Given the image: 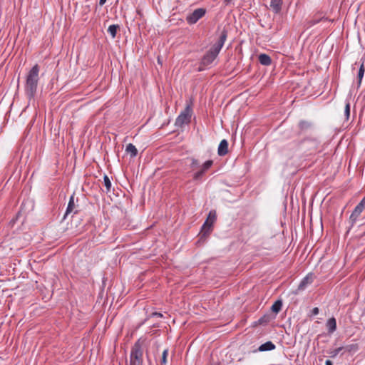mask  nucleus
<instances>
[{
	"instance_id": "nucleus-1",
	"label": "nucleus",
	"mask_w": 365,
	"mask_h": 365,
	"mask_svg": "<svg viewBox=\"0 0 365 365\" xmlns=\"http://www.w3.org/2000/svg\"><path fill=\"white\" fill-rule=\"evenodd\" d=\"M39 66L37 64H36L29 71L26 76L24 90L26 96H27L29 101L34 99L35 97L39 80Z\"/></svg>"
},
{
	"instance_id": "nucleus-2",
	"label": "nucleus",
	"mask_w": 365,
	"mask_h": 365,
	"mask_svg": "<svg viewBox=\"0 0 365 365\" xmlns=\"http://www.w3.org/2000/svg\"><path fill=\"white\" fill-rule=\"evenodd\" d=\"M143 353L142 345L138 340L133 346L130 352V365H142L143 364Z\"/></svg>"
},
{
	"instance_id": "nucleus-3",
	"label": "nucleus",
	"mask_w": 365,
	"mask_h": 365,
	"mask_svg": "<svg viewBox=\"0 0 365 365\" xmlns=\"http://www.w3.org/2000/svg\"><path fill=\"white\" fill-rule=\"evenodd\" d=\"M192 115V109L187 106L177 117L175 125L177 127H182L185 124H188L190 121Z\"/></svg>"
},
{
	"instance_id": "nucleus-4",
	"label": "nucleus",
	"mask_w": 365,
	"mask_h": 365,
	"mask_svg": "<svg viewBox=\"0 0 365 365\" xmlns=\"http://www.w3.org/2000/svg\"><path fill=\"white\" fill-rule=\"evenodd\" d=\"M217 215L215 210H210L207 220L204 222L202 227V232H203V235L209 234L212 227V225L214 222L216 220Z\"/></svg>"
},
{
	"instance_id": "nucleus-5",
	"label": "nucleus",
	"mask_w": 365,
	"mask_h": 365,
	"mask_svg": "<svg viewBox=\"0 0 365 365\" xmlns=\"http://www.w3.org/2000/svg\"><path fill=\"white\" fill-rule=\"evenodd\" d=\"M227 32L226 30H222L221 32V34L220 36V38L217 43H215L212 48L210 49V51H211L212 53H214L215 56H218L220 50L224 46V43L227 39Z\"/></svg>"
},
{
	"instance_id": "nucleus-6",
	"label": "nucleus",
	"mask_w": 365,
	"mask_h": 365,
	"mask_svg": "<svg viewBox=\"0 0 365 365\" xmlns=\"http://www.w3.org/2000/svg\"><path fill=\"white\" fill-rule=\"evenodd\" d=\"M205 9L202 8L195 9L192 13L187 16V21L190 24H195L205 14Z\"/></svg>"
},
{
	"instance_id": "nucleus-7",
	"label": "nucleus",
	"mask_w": 365,
	"mask_h": 365,
	"mask_svg": "<svg viewBox=\"0 0 365 365\" xmlns=\"http://www.w3.org/2000/svg\"><path fill=\"white\" fill-rule=\"evenodd\" d=\"M213 164V161L212 160H207L206 162H205L201 166H200V169L195 172L194 174H193V179L195 180H200L202 175H204V173L207 170H209L211 166Z\"/></svg>"
},
{
	"instance_id": "nucleus-8",
	"label": "nucleus",
	"mask_w": 365,
	"mask_h": 365,
	"mask_svg": "<svg viewBox=\"0 0 365 365\" xmlns=\"http://www.w3.org/2000/svg\"><path fill=\"white\" fill-rule=\"evenodd\" d=\"M216 57L217 56H215L211 51H208L202 57L201 60V64L204 66H207L213 62Z\"/></svg>"
},
{
	"instance_id": "nucleus-9",
	"label": "nucleus",
	"mask_w": 365,
	"mask_h": 365,
	"mask_svg": "<svg viewBox=\"0 0 365 365\" xmlns=\"http://www.w3.org/2000/svg\"><path fill=\"white\" fill-rule=\"evenodd\" d=\"M363 210L359 208L356 206L355 207L354 210H353L349 217V223L351 227H352L356 222L358 217L360 216Z\"/></svg>"
},
{
	"instance_id": "nucleus-10",
	"label": "nucleus",
	"mask_w": 365,
	"mask_h": 365,
	"mask_svg": "<svg viewBox=\"0 0 365 365\" xmlns=\"http://www.w3.org/2000/svg\"><path fill=\"white\" fill-rule=\"evenodd\" d=\"M228 152V142L227 140L223 139L220 141L218 149H217V153L220 156H224Z\"/></svg>"
},
{
	"instance_id": "nucleus-11",
	"label": "nucleus",
	"mask_w": 365,
	"mask_h": 365,
	"mask_svg": "<svg viewBox=\"0 0 365 365\" xmlns=\"http://www.w3.org/2000/svg\"><path fill=\"white\" fill-rule=\"evenodd\" d=\"M282 0H271L270 8L275 14L280 12L282 9Z\"/></svg>"
},
{
	"instance_id": "nucleus-12",
	"label": "nucleus",
	"mask_w": 365,
	"mask_h": 365,
	"mask_svg": "<svg viewBox=\"0 0 365 365\" xmlns=\"http://www.w3.org/2000/svg\"><path fill=\"white\" fill-rule=\"evenodd\" d=\"M313 282V274H307L300 282L298 289H304L308 284H312Z\"/></svg>"
},
{
	"instance_id": "nucleus-13",
	"label": "nucleus",
	"mask_w": 365,
	"mask_h": 365,
	"mask_svg": "<svg viewBox=\"0 0 365 365\" xmlns=\"http://www.w3.org/2000/svg\"><path fill=\"white\" fill-rule=\"evenodd\" d=\"M275 345L270 341H267L262 344H261L259 348H258V350L259 351H272V350H274L275 349Z\"/></svg>"
},
{
	"instance_id": "nucleus-14",
	"label": "nucleus",
	"mask_w": 365,
	"mask_h": 365,
	"mask_svg": "<svg viewBox=\"0 0 365 365\" xmlns=\"http://www.w3.org/2000/svg\"><path fill=\"white\" fill-rule=\"evenodd\" d=\"M259 61L263 66H269L272 63V59L269 56L265 53H261L259 56Z\"/></svg>"
},
{
	"instance_id": "nucleus-15",
	"label": "nucleus",
	"mask_w": 365,
	"mask_h": 365,
	"mask_svg": "<svg viewBox=\"0 0 365 365\" xmlns=\"http://www.w3.org/2000/svg\"><path fill=\"white\" fill-rule=\"evenodd\" d=\"M327 327L329 333H333L336 329V322L335 318H330L327 322Z\"/></svg>"
},
{
	"instance_id": "nucleus-16",
	"label": "nucleus",
	"mask_w": 365,
	"mask_h": 365,
	"mask_svg": "<svg viewBox=\"0 0 365 365\" xmlns=\"http://www.w3.org/2000/svg\"><path fill=\"white\" fill-rule=\"evenodd\" d=\"M304 143L310 144V149L316 150L318 148L319 142L316 138H307L304 140Z\"/></svg>"
},
{
	"instance_id": "nucleus-17",
	"label": "nucleus",
	"mask_w": 365,
	"mask_h": 365,
	"mask_svg": "<svg viewBox=\"0 0 365 365\" xmlns=\"http://www.w3.org/2000/svg\"><path fill=\"white\" fill-rule=\"evenodd\" d=\"M74 197L73 196H71L70 197V200H69V202H68V206H67V208H66V212H65V215L63 216V219H66V217L71 213L73 212V210L74 208Z\"/></svg>"
},
{
	"instance_id": "nucleus-18",
	"label": "nucleus",
	"mask_w": 365,
	"mask_h": 365,
	"mask_svg": "<svg viewBox=\"0 0 365 365\" xmlns=\"http://www.w3.org/2000/svg\"><path fill=\"white\" fill-rule=\"evenodd\" d=\"M125 151L130 155L131 157H135L138 154V150L132 143L127 145Z\"/></svg>"
},
{
	"instance_id": "nucleus-19",
	"label": "nucleus",
	"mask_w": 365,
	"mask_h": 365,
	"mask_svg": "<svg viewBox=\"0 0 365 365\" xmlns=\"http://www.w3.org/2000/svg\"><path fill=\"white\" fill-rule=\"evenodd\" d=\"M312 127V123L307 120H301L299 123V128L302 131L307 130Z\"/></svg>"
},
{
	"instance_id": "nucleus-20",
	"label": "nucleus",
	"mask_w": 365,
	"mask_h": 365,
	"mask_svg": "<svg viewBox=\"0 0 365 365\" xmlns=\"http://www.w3.org/2000/svg\"><path fill=\"white\" fill-rule=\"evenodd\" d=\"M282 307V302L281 300H277L272 306L271 310L274 313H278Z\"/></svg>"
},
{
	"instance_id": "nucleus-21",
	"label": "nucleus",
	"mask_w": 365,
	"mask_h": 365,
	"mask_svg": "<svg viewBox=\"0 0 365 365\" xmlns=\"http://www.w3.org/2000/svg\"><path fill=\"white\" fill-rule=\"evenodd\" d=\"M364 63H361L360 64V67H359V71H358V74H357L359 86L361 85V80H362V78L364 77Z\"/></svg>"
},
{
	"instance_id": "nucleus-22",
	"label": "nucleus",
	"mask_w": 365,
	"mask_h": 365,
	"mask_svg": "<svg viewBox=\"0 0 365 365\" xmlns=\"http://www.w3.org/2000/svg\"><path fill=\"white\" fill-rule=\"evenodd\" d=\"M118 27V25L115 24L109 26L108 29V33L112 36V38L115 37Z\"/></svg>"
},
{
	"instance_id": "nucleus-23",
	"label": "nucleus",
	"mask_w": 365,
	"mask_h": 365,
	"mask_svg": "<svg viewBox=\"0 0 365 365\" xmlns=\"http://www.w3.org/2000/svg\"><path fill=\"white\" fill-rule=\"evenodd\" d=\"M103 182H104L105 187H106V192H110V188H111V182H110L109 178L106 175H105L103 177Z\"/></svg>"
},
{
	"instance_id": "nucleus-24",
	"label": "nucleus",
	"mask_w": 365,
	"mask_h": 365,
	"mask_svg": "<svg viewBox=\"0 0 365 365\" xmlns=\"http://www.w3.org/2000/svg\"><path fill=\"white\" fill-rule=\"evenodd\" d=\"M190 161H191L190 168L192 170L200 168V162L198 160L195 159V158H191Z\"/></svg>"
},
{
	"instance_id": "nucleus-25",
	"label": "nucleus",
	"mask_w": 365,
	"mask_h": 365,
	"mask_svg": "<svg viewBox=\"0 0 365 365\" xmlns=\"http://www.w3.org/2000/svg\"><path fill=\"white\" fill-rule=\"evenodd\" d=\"M168 355V349H165L163 351V354H162V358H161V361H160V364L162 365H165L166 364Z\"/></svg>"
},
{
	"instance_id": "nucleus-26",
	"label": "nucleus",
	"mask_w": 365,
	"mask_h": 365,
	"mask_svg": "<svg viewBox=\"0 0 365 365\" xmlns=\"http://www.w3.org/2000/svg\"><path fill=\"white\" fill-rule=\"evenodd\" d=\"M344 115L346 120H348L350 116V103L349 101H347L345 105Z\"/></svg>"
},
{
	"instance_id": "nucleus-27",
	"label": "nucleus",
	"mask_w": 365,
	"mask_h": 365,
	"mask_svg": "<svg viewBox=\"0 0 365 365\" xmlns=\"http://www.w3.org/2000/svg\"><path fill=\"white\" fill-rule=\"evenodd\" d=\"M342 349H343V347L341 346V347H339V348L335 349L333 351H331L330 352L331 357H332V358L336 357Z\"/></svg>"
},
{
	"instance_id": "nucleus-28",
	"label": "nucleus",
	"mask_w": 365,
	"mask_h": 365,
	"mask_svg": "<svg viewBox=\"0 0 365 365\" xmlns=\"http://www.w3.org/2000/svg\"><path fill=\"white\" fill-rule=\"evenodd\" d=\"M359 208L361 209L362 210L365 208V197L361 200V202L356 205Z\"/></svg>"
},
{
	"instance_id": "nucleus-29",
	"label": "nucleus",
	"mask_w": 365,
	"mask_h": 365,
	"mask_svg": "<svg viewBox=\"0 0 365 365\" xmlns=\"http://www.w3.org/2000/svg\"><path fill=\"white\" fill-rule=\"evenodd\" d=\"M359 208L361 209L362 210L365 208V197L361 200V202L356 205Z\"/></svg>"
},
{
	"instance_id": "nucleus-30",
	"label": "nucleus",
	"mask_w": 365,
	"mask_h": 365,
	"mask_svg": "<svg viewBox=\"0 0 365 365\" xmlns=\"http://www.w3.org/2000/svg\"><path fill=\"white\" fill-rule=\"evenodd\" d=\"M359 208L361 209L362 210L365 208V197L361 200V202L356 205Z\"/></svg>"
},
{
	"instance_id": "nucleus-31",
	"label": "nucleus",
	"mask_w": 365,
	"mask_h": 365,
	"mask_svg": "<svg viewBox=\"0 0 365 365\" xmlns=\"http://www.w3.org/2000/svg\"><path fill=\"white\" fill-rule=\"evenodd\" d=\"M319 308L318 307H314L312 310V314L313 316H315V315H317L319 314Z\"/></svg>"
},
{
	"instance_id": "nucleus-32",
	"label": "nucleus",
	"mask_w": 365,
	"mask_h": 365,
	"mask_svg": "<svg viewBox=\"0 0 365 365\" xmlns=\"http://www.w3.org/2000/svg\"><path fill=\"white\" fill-rule=\"evenodd\" d=\"M151 316H152V317H163V314H161V313H160V312H153V313L151 314Z\"/></svg>"
},
{
	"instance_id": "nucleus-33",
	"label": "nucleus",
	"mask_w": 365,
	"mask_h": 365,
	"mask_svg": "<svg viewBox=\"0 0 365 365\" xmlns=\"http://www.w3.org/2000/svg\"><path fill=\"white\" fill-rule=\"evenodd\" d=\"M205 66H202V65L200 63V67L198 68L197 71H204V70H205Z\"/></svg>"
},
{
	"instance_id": "nucleus-34",
	"label": "nucleus",
	"mask_w": 365,
	"mask_h": 365,
	"mask_svg": "<svg viewBox=\"0 0 365 365\" xmlns=\"http://www.w3.org/2000/svg\"><path fill=\"white\" fill-rule=\"evenodd\" d=\"M106 0H99V5L103 6L106 3Z\"/></svg>"
},
{
	"instance_id": "nucleus-35",
	"label": "nucleus",
	"mask_w": 365,
	"mask_h": 365,
	"mask_svg": "<svg viewBox=\"0 0 365 365\" xmlns=\"http://www.w3.org/2000/svg\"><path fill=\"white\" fill-rule=\"evenodd\" d=\"M325 365H333V364L330 360H327L325 361Z\"/></svg>"
},
{
	"instance_id": "nucleus-36",
	"label": "nucleus",
	"mask_w": 365,
	"mask_h": 365,
	"mask_svg": "<svg viewBox=\"0 0 365 365\" xmlns=\"http://www.w3.org/2000/svg\"><path fill=\"white\" fill-rule=\"evenodd\" d=\"M227 3H229L231 0H225Z\"/></svg>"
}]
</instances>
